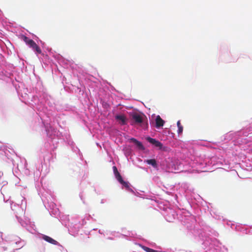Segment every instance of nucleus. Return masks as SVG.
I'll use <instances>...</instances> for the list:
<instances>
[{"label":"nucleus","mask_w":252,"mask_h":252,"mask_svg":"<svg viewBox=\"0 0 252 252\" xmlns=\"http://www.w3.org/2000/svg\"><path fill=\"white\" fill-rule=\"evenodd\" d=\"M9 69L0 68V79L11 83L14 87L20 99L22 102H29L31 107L37 112L53 115L59 112L74 111L75 107L60 101L56 102L48 94L44 88L40 78L32 80L28 78L25 84L21 82L19 77L14 76L13 64H10Z\"/></svg>","instance_id":"f257e3e1"},{"label":"nucleus","mask_w":252,"mask_h":252,"mask_svg":"<svg viewBox=\"0 0 252 252\" xmlns=\"http://www.w3.org/2000/svg\"><path fill=\"white\" fill-rule=\"evenodd\" d=\"M140 197L150 199L157 203L158 207L163 211L162 215L167 221L173 222L176 219L180 221L186 228L188 236L189 235V232H192L195 229L200 228L202 224L197 223L195 216L189 211L179 209H174L171 207L168 201L160 200L153 193L143 194Z\"/></svg>","instance_id":"f03ea898"},{"label":"nucleus","mask_w":252,"mask_h":252,"mask_svg":"<svg viewBox=\"0 0 252 252\" xmlns=\"http://www.w3.org/2000/svg\"><path fill=\"white\" fill-rule=\"evenodd\" d=\"M45 128L47 134L51 133L57 134H67L68 128L67 126V117L63 113H56L53 115L37 112Z\"/></svg>","instance_id":"7ed1b4c3"},{"label":"nucleus","mask_w":252,"mask_h":252,"mask_svg":"<svg viewBox=\"0 0 252 252\" xmlns=\"http://www.w3.org/2000/svg\"><path fill=\"white\" fill-rule=\"evenodd\" d=\"M80 81H85L89 84V92L90 93L91 101L97 102L99 100L106 111H109L111 105L109 102V94L104 88L99 81L92 75H79Z\"/></svg>","instance_id":"20e7f679"},{"label":"nucleus","mask_w":252,"mask_h":252,"mask_svg":"<svg viewBox=\"0 0 252 252\" xmlns=\"http://www.w3.org/2000/svg\"><path fill=\"white\" fill-rule=\"evenodd\" d=\"M43 51V55H41L44 58L45 61L51 65L53 73L55 72L57 75H62L61 70L59 69L57 63L63 68H68L71 66V61L64 58L61 55L53 51L52 49L46 46V43L41 40L39 42Z\"/></svg>","instance_id":"39448f33"},{"label":"nucleus","mask_w":252,"mask_h":252,"mask_svg":"<svg viewBox=\"0 0 252 252\" xmlns=\"http://www.w3.org/2000/svg\"><path fill=\"white\" fill-rule=\"evenodd\" d=\"M68 69V68H66ZM68 68H70L71 70V72L72 74L73 77H74V79H76L80 85V87L74 86L73 87V94H74L77 97L79 98L83 99L85 101H91V97H90V93L89 92V94L86 90L85 86L88 87V89L89 90V84L85 82V80L82 81V83L80 81V78H79V75H90L88 73L86 72V71L82 68L78 67V68H74L73 65L72 61H71V66H70Z\"/></svg>","instance_id":"423d86ee"},{"label":"nucleus","mask_w":252,"mask_h":252,"mask_svg":"<svg viewBox=\"0 0 252 252\" xmlns=\"http://www.w3.org/2000/svg\"><path fill=\"white\" fill-rule=\"evenodd\" d=\"M44 161V158L43 159L39 158L34 162V168H35L36 170L33 171V176L35 186L36 188H39L40 185L42 186L43 180L49 171V169L47 168V165L43 164Z\"/></svg>","instance_id":"0eeeda50"},{"label":"nucleus","mask_w":252,"mask_h":252,"mask_svg":"<svg viewBox=\"0 0 252 252\" xmlns=\"http://www.w3.org/2000/svg\"><path fill=\"white\" fill-rule=\"evenodd\" d=\"M243 128L235 132L230 131L221 137V141L225 142L222 145L227 143L233 145H242L247 142L246 139L243 137Z\"/></svg>","instance_id":"6e6552de"},{"label":"nucleus","mask_w":252,"mask_h":252,"mask_svg":"<svg viewBox=\"0 0 252 252\" xmlns=\"http://www.w3.org/2000/svg\"><path fill=\"white\" fill-rule=\"evenodd\" d=\"M219 59L222 62H235L236 60L233 57L230 51V45L227 43H221L218 48Z\"/></svg>","instance_id":"1a4fd4ad"},{"label":"nucleus","mask_w":252,"mask_h":252,"mask_svg":"<svg viewBox=\"0 0 252 252\" xmlns=\"http://www.w3.org/2000/svg\"><path fill=\"white\" fill-rule=\"evenodd\" d=\"M126 110L122 107L114 108L112 110L113 117L116 122L122 126H126L127 124V118L124 112Z\"/></svg>","instance_id":"9d476101"},{"label":"nucleus","mask_w":252,"mask_h":252,"mask_svg":"<svg viewBox=\"0 0 252 252\" xmlns=\"http://www.w3.org/2000/svg\"><path fill=\"white\" fill-rule=\"evenodd\" d=\"M19 38L22 41H23L26 45H27L30 48H31L33 52L36 55H43L44 53L42 52L41 48L38 46L36 43L32 39L27 37L26 35L21 33Z\"/></svg>","instance_id":"9b49d317"},{"label":"nucleus","mask_w":252,"mask_h":252,"mask_svg":"<svg viewBox=\"0 0 252 252\" xmlns=\"http://www.w3.org/2000/svg\"><path fill=\"white\" fill-rule=\"evenodd\" d=\"M85 223L86 221L84 220H82V223H81L78 220L72 219L68 224L65 222L64 226L68 228L69 234L75 236L78 234L80 229Z\"/></svg>","instance_id":"f8f14e48"},{"label":"nucleus","mask_w":252,"mask_h":252,"mask_svg":"<svg viewBox=\"0 0 252 252\" xmlns=\"http://www.w3.org/2000/svg\"><path fill=\"white\" fill-rule=\"evenodd\" d=\"M47 141L45 143V147L49 148V150H55L59 144V140H63V137L59 134L51 133L47 134Z\"/></svg>","instance_id":"ddd939ff"},{"label":"nucleus","mask_w":252,"mask_h":252,"mask_svg":"<svg viewBox=\"0 0 252 252\" xmlns=\"http://www.w3.org/2000/svg\"><path fill=\"white\" fill-rule=\"evenodd\" d=\"M187 200L190 207L195 209L199 207L202 198L198 194L191 193L187 195Z\"/></svg>","instance_id":"4468645a"},{"label":"nucleus","mask_w":252,"mask_h":252,"mask_svg":"<svg viewBox=\"0 0 252 252\" xmlns=\"http://www.w3.org/2000/svg\"><path fill=\"white\" fill-rule=\"evenodd\" d=\"M199 159V161L197 159H196V162L195 163L196 165H198L202 168H204L210 165L218 166V157L217 156H212L209 159H205L203 160H200V158Z\"/></svg>","instance_id":"2eb2a0df"},{"label":"nucleus","mask_w":252,"mask_h":252,"mask_svg":"<svg viewBox=\"0 0 252 252\" xmlns=\"http://www.w3.org/2000/svg\"><path fill=\"white\" fill-rule=\"evenodd\" d=\"M129 115L134 121L135 122L141 124L143 122V118L144 117L146 119V124L148 126V121L145 114L141 111L138 109H134V111H129L128 112Z\"/></svg>","instance_id":"dca6fc26"},{"label":"nucleus","mask_w":252,"mask_h":252,"mask_svg":"<svg viewBox=\"0 0 252 252\" xmlns=\"http://www.w3.org/2000/svg\"><path fill=\"white\" fill-rule=\"evenodd\" d=\"M147 140L150 145L156 150L166 151L168 149L167 146L163 145V143L156 138L148 136Z\"/></svg>","instance_id":"f3484780"},{"label":"nucleus","mask_w":252,"mask_h":252,"mask_svg":"<svg viewBox=\"0 0 252 252\" xmlns=\"http://www.w3.org/2000/svg\"><path fill=\"white\" fill-rule=\"evenodd\" d=\"M150 122L151 126H154L158 129L161 128L165 123L159 115H156L155 114L151 115V117L150 118Z\"/></svg>","instance_id":"a211bd4d"},{"label":"nucleus","mask_w":252,"mask_h":252,"mask_svg":"<svg viewBox=\"0 0 252 252\" xmlns=\"http://www.w3.org/2000/svg\"><path fill=\"white\" fill-rule=\"evenodd\" d=\"M114 177L117 182L121 185L122 189H125L126 191L132 193L134 192L130 184L128 181L124 180L120 173L115 175Z\"/></svg>","instance_id":"6ab92c4d"},{"label":"nucleus","mask_w":252,"mask_h":252,"mask_svg":"<svg viewBox=\"0 0 252 252\" xmlns=\"http://www.w3.org/2000/svg\"><path fill=\"white\" fill-rule=\"evenodd\" d=\"M227 224L230 225L232 229L234 227L236 231H240L245 234H252V230H249L245 225H243L241 224H235L232 223L230 224L227 223Z\"/></svg>","instance_id":"aec40b11"},{"label":"nucleus","mask_w":252,"mask_h":252,"mask_svg":"<svg viewBox=\"0 0 252 252\" xmlns=\"http://www.w3.org/2000/svg\"><path fill=\"white\" fill-rule=\"evenodd\" d=\"M144 162L147 164L151 165L156 170L158 171L160 169V166L158 162L154 159L148 158L145 159Z\"/></svg>","instance_id":"412c9836"},{"label":"nucleus","mask_w":252,"mask_h":252,"mask_svg":"<svg viewBox=\"0 0 252 252\" xmlns=\"http://www.w3.org/2000/svg\"><path fill=\"white\" fill-rule=\"evenodd\" d=\"M40 238L41 239H42V240H44L45 241L50 243V244H53L54 245H59V243L57 241L51 237L46 235L45 234H41L40 236Z\"/></svg>","instance_id":"4be33fe9"},{"label":"nucleus","mask_w":252,"mask_h":252,"mask_svg":"<svg viewBox=\"0 0 252 252\" xmlns=\"http://www.w3.org/2000/svg\"><path fill=\"white\" fill-rule=\"evenodd\" d=\"M16 217L17 220L20 223L21 226H22L23 227H26L28 226V223H29L30 224V227L33 230H35L34 228H35V225H34L33 222H31L30 220H29L28 222H27L26 221L23 220L20 217L17 216H16Z\"/></svg>","instance_id":"5701e85b"},{"label":"nucleus","mask_w":252,"mask_h":252,"mask_svg":"<svg viewBox=\"0 0 252 252\" xmlns=\"http://www.w3.org/2000/svg\"><path fill=\"white\" fill-rule=\"evenodd\" d=\"M67 134H60L63 137V140L66 142V143L70 147L75 145V143L71 139L70 135L69 133V129L66 131Z\"/></svg>","instance_id":"b1692460"},{"label":"nucleus","mask_w":252,"mask_h":252,"mask_svg":"<svg viewBox=\"0 0 252 252\" xmlns=\"http://www.w3.org/2000/svg\"><path fill=\"white\" fill-rule=\"evenodd\" d=\"M55 205V203L52 201L51 205H50V206H52V208H51L52 210L50 212V214L51 216L56 217L60 214V211L58 208H56L55 209H53Z\"/></svg>","instance_id":"393cba45"},{"label":"nucleus","mask_w":252,"mask_h":252,"mask_svg":"<svg viewBox=\"0 0 252 252\" xmlns=\"http://www.w3.org/2000/svg\"><path fill=\"white\" fill-rule=\"evenodd\" d=\"M14 238L16 239L14 240L15 241V244L20 246L19 249L23 248L26 245V242L19 237H14Z\"/></svg>","instance_id":"a878e982"},{"label":"nucleus","mask_w":252,"mask_h":252,"mask_svg":"<svg viewBox=\"0 0 252 252\" xmlns=\"http://www.w3.org/2000/svg\"><path fill=\"white\" fill-rule=\"evenodd\" d=\"M71 148L72 149V150L77 153H78V154H79V158H80V159L81 160H83V155L81 153L79 149L75 146V144L73 146H72L71 147Z\"/></svg>","instance_id":"bb28decb"},{"label":"nucleus","mask_w":252,"mask_h":252,"mask_svg":"<svg viewBox=\"0 0 252 252\" xmlns=\"http://www.w3.org/2000/svg\"><path fill=\"white\" fill-rule=\"evenodd\" d=\"M60 220H61L60 221H61L62 224L64 226V223H65V222L67 224H68L70 222V221H71L69 220V215L63 216L62 217H60Z\"/></svg>","instance_id":"cd10ccee"},{"label":"nucleus","mask_w":252,"mask_h":252,"mask_svg":"<svg viewBox=\"0 0 252 252\" xmlns=\"http://www.w3.org/2000/svg\"><path fill=\"white\" fill-rule=\"evenodd\" d=\"M243 129L244 131V136H248L250 133H252V125L248 127H244Z\"/></svg>","instance_id":"c85d7f7f"},{"label":"nucleus","mask_w":252,"mask_h":252,"mask_svg":"<svg viewBox=\"0 0 252 252\" xmlns=\"http://www.w3.org/2000/svg\"><path fill=\"white\" fill-rule=\"evenodd\" d=\"M63 89L64 90L65 92L69 93V94H73V87H74V86L72 84H70L69 85H63Z\"/></svg>","instance_id":"c756f323"},{"label":"nucleus","mask_w":252,"mask_h":252,"mask_svg":"<svg viewBox=\"0 0 252 252\" xmlns=\"http://www.w3.org/2000/svg\"><path fill=\"white\" fill-rule=\"evenodd\" d=\"M218 165H227L228 161L224 159L222 156H220V157H218Z\"/></svg>","instance_id":"7c9ffc66"},{"label":"nucleus","mask_w":252,"mask_h":252,"mask_svg":"<svg viewBox=\"0 0 252 252\" xmlns=\"http://www.w3.org/2000/svg\"><path fill=\"white\" fill-rule=\"evenodd\" d=\"M174 165V169L175 170H180V172H186L187 171V170H184V169H182V168L183 167H184V164L183 163H180L178 165Z\"/></svg>","instance_id":"2f4dec72"},{"label":"nucleus","mask_w":252,"mask_h":252,"mask_svg":"<svg viewBox=\"0 0 252 252\" xmlns=\"http://www.w3.org/2000/svg\"><path fill=\"white\" fill-rule=\"evenodd\" d=\"M128 234L129 238H138L140 239L141 236L139 235H137V234L132 231H128Z\"/></svg>","instance_id":"473e14b6"},{"label":"nucleus","mask_w":252,"mask_h":252,"mask_svg":"<svg viewBox=\"0 0 252 252\" xmlns=\"http://www.w3.org/2000/svg\"><path fill=\"white\" fill-rule=\"evenodd\" d=\"M143 250H144L146 252H167L165 251H158L148 247H144Z\"/></svg>","instance_id":"72a5a7b5"},{"label":"nucleus","mask_w":252,"mask_h":252,"mask_svg":"<svg viewBox=\"0 0 252 252\" xmlns=\"http://www.w3.org/2000/svg\"><path fill=\"white\" fill-rule=\"evenodd\" d=\"M198 145L204 147H209L211 145L210 143L207 141L201 140L197 142Z\"/></svg>","instance_id":"f704fd0d"},{"label":"nucleus","mask_w":252,"mask_h":252,"mask_svg":"<svg viewBox=\"0 0 252 252\" xmlns=\"http://www.w3.org/2000/svg\"><path fill=\"white\" fill-rule=\"evenodd\" d=\"M181 188H183L184 189L186 192H187L188 191H191V189H189V184L187 183H183L181 185Z\"/></svg>","instance_id":"c9c22d12"},{"label":"nucleus","mask_w":252,"mask_h":252,"mask_svg":"<svg viewBox=\"0 0 252 252\" xmlns=\"http://www.w3.org/2000/svg\"><path fill=\"white\" fill-rule=\"evenodd\" d=\"M27 165H28V164H27V161H25V164H24V167H25V174L27 175V176H30L31 175V170L28 169L27 168Z\"/></svg>","instance_id":"e433bc0d"},{"label":"nucleus","mask_w":252,"mask_h":252,"mask_svg":"<svg viewBox=\"0 0 252 252\" xmlns=\"http://www.w3.org/2000/svg\"><path fill=\"white\" fill-rule=\"evenodd\" d=\"M167 194H169L171 193L172 194V197H173V199L171 200L172 201H174V200L176 201L177 202H179L178 201V197L176 194L172 193V192H170L169 191H166Z\"/></svg>","instance_id":"4c0bfd02"},{"label":"nucleus","mask_w":252,"mask_h":252,"mask_svg":"<svg viewBox=\"0 0 252 252\" xmlns=\"http://www.w3.org/2000/svg\"><path fill=\"white\" fill-rule=\"evenodd\" d=\"M30 34H32V39H34L38 44L40 42H41V39H39V38L35 34H33V33H30Z\"/></svg>","instance_id":"58836bf2"},{"label":"nucleus","mask_w":252,"mask_h":252,"mask_svg":"<svg viewBox=\"0 0 252 252\" xmlns=\"http://www.w3.org/2000/svg\"><path fill=\"white\" fill-rule=\"evenodd\" d=\"M84 191H81L79 193V197L84 204H85Z\"/></svg>","instance_id":"ea45409f"},{"label":"nucleus","mask_w":252,"mask_h":252,"mask_svg":"<svg viewBox=\"0 0 252 252\" xmlns=\"http://www.w3.org/2000/svg\"><path fill=\"white\" fill-rule=\"evenodd\" d=\"M7 184H8L7 181L3 180L2 178H0V184L2 185V187L1 188H2L5 185H7ZM1 189H1L0 191H1ZM1 193H2V192H1Z\"/></svg>","instance_id":"a19ab883"},{"label":"nucleus","mask_w":252,"mask_h":252,"mask_svg":"<svg viewBox=\"0 0 252 252\" xmlns=\"http://www.w3.org/2000/svg\"><path fill=\"white\" fill-rule=\"evenodd\" d=\"M112 169H113V174H114V176L117 175V174L120 173L117 167L116 166H115V165L113 166L112 167Z\"/></svg>","instance_id":"79ce46f5"},{"label":"nucleus","mask_w":252,"mask_h":252,"mask_svg":"<svg viewBox=\"0 0 252 252\" xmlns=\"http://www.w3.org/2000/svg\"><path fill=\"white\" fill-rule=\"evenodd\" d=\"M183 126H178V129H177V133L178 134V135H179L181 133H183Z\"/></svg>","instance_id":"37998d69"},{"label":"nucleus","mask_w":252,"mask_h":252,"mask_svg":"<svg viewBox=\"0 0 252 252\" xmlns=\"http://www.w3.org/2000/svg\"><path fill=\"white\" fill-rule=\"evenodd\" d=\"M169 130L164 129L162 131V134L163 136H165L168 137L169 134Z\"/></svg>","instance_id":"c03bdc74"},{"label":"nucleus","mask_w":252,"mask_h":252,"mask_svg":"<svg viewBox=\"0 0 252 252\" xmlns=\"http://www.w3.org/2000/svg\"><path fill=\"white\" fill-rule=\"evenodd\" d=\"M56 246H58L60 247V249H59V250H60V251L61 252H63V251H66V252H67V250H66V249H65V248H64V247H63L61 244H60V243H59V245H56Z\"/></svg>","instance_id":"a18cd8bd"},{"label":"nucleus","mask_w":252,"mask_h":252,"mask_svg":"<svg viewBox=\"0 0 252 252\" xmlns=\"http://www.w3.org/2000/svg\"><path fill=\"white\" fill-rule=\"evenodd\" d=\"M121 235L122 236V238H125L128 240H131V239L129 238L128 234H121Z\"/></svg>","instance_id":"49530a36"},{"label":"nucleus","mask_w":252,"mask_h":252,"mask_svg":"<svg viewBox=\"0 0 252 252\" xmlns=\"http://www.w3.org/2000/svg\"><path fill=\"white\" fill-rule=\"evenodd\" d=\"M119 105L121 106V107L123 108V109H124V107H126L127 109H133V111H134V109H135L133 106H126L122 105L121 104H119L118 105V106H119Z\"/></svg>","instance_id":"de8ad7c7"},{"label":"nucleus","mask_w":252,"mask_h":252,"mask_svg":"<svg viewBox=\"0 0 252 252\" xmlns=\"http://www.w3.org/2000/svg\"><path fill=\"white\" fill-rule=\"evenodd\" d=\"M47 193L49 194L53 201H55L56 199V196L52 193L51 190H49L47 191Z\"/></svg>","instance_id":"09e8293b"},{"label":"nucleus","mask_w":252,"mask_h":252,"mask_svg":"<svg viewBox=\"0 0 252 252\" xmlns=\"http://www.w3.org/2000/svg\"><path fill=\"white\" fill-rule=\"evenodd\" d=\"M169 135L168 137L174 138V136H175V134L174 133L172 132L171 131L169 130Z\"/></svg>","instance_id":"8fccbe9b"},{"label":"nucleus","mask_w":252,"mask_h":252,"mask_svg":"<svg viewBox=\"0 0 252 252\" xmlns=\"http://www.w3.org/2000/svg\"><path fill=\"white\" fill-rule=\"evenodd\" d=\"M110 86V89H111V91H115V92H117L118 93H119L118 91H117L115 88L114 87H113L110 83H107Z\"/></svg>","instance_id":"3c124183"},{"label":"nucleus","mask_w":252,"mask_h":252,"mask_svg":"<svg viewBox=\"0 0 252 252\" xmlns=\"http://www.w3.org/2000/svg\"><path fill=\"white\" fill-rule=\"evenodd\" d=\"M135 244L139 246V247H140L143 250V248H144V247H146V246H145V245H144L140 243L135 242Z\"/></svg>","instance_id":"603ef678"},{"label":"nucleus","mask_w":252,"mask_h":252,"mask_svg":"<svg viewBox=\"0 0 252 252\" xmlns=\"http://www.w3.org/2000/svg\"><path fill=\"white\" fill-rule=\"evenodd\" d=\"M130 139L132 141H134V142H138L139 144H141V143L140 141H139V140H138L135 137H131L130 138Z\"/></svg>","instance_id":"864d4df0"},{"label":"nucleus","mask_w":252,"mask_h":252,"mask_svg":"<svg viewBox=\"0 0 252 252\" xmlns=\"http://www.w3.org/2000/svg\"><path fill=\"white\" fill-rule=\"evenodd\" d=\"M85 218L88 220H90V219L92 218V217H91V216L90 215L88 214V215H86Z\"/></svg>","instance_id":"5fc2aeb1"},{"label":"nucleus","mask_w":252,"mask_h":252,"mask_svg":"<svg viewBox=\"0 0 252 252\" xmlns=\"http://www.w3.org/2000/svg\"><path fill=\"white\" fill-rule=\"evenodd\" d=\"M106 202V199H102L100 201V203L101 204H104L105 203V202Z\"/></svg>","instance_id":"6e6d98bb"},{"label":"nucleus","mask_w":252,"mask_h":252,"mask_svg":"<svg viewBox=\"0 0 252 252\" xmlns=\"http://www.w3.org/2000/svg\"><path fill=\"white\" fill-rule=\"evenodd\" d=\"M139 168H141L142 169L145 170L146 172H148V168L145 167H141L139 166Z\"/></svg>","instance_id":"4d7b16f0"},{"label":"nucleus","mask_w":252,"mask_h":252,"mask_svg":"<svg viewBox=\"0 0 252 252\" xmlns=\"http://www.w3.org/2000/svg\"><path fill=\"white\" fill-rule=\"evenodd\" d=\"M177 127H178V126H182V125L181 124V122H180V120H178V121H177Z\"/></svg>","instance_id":"13d9d810"},{"label":"nucleus","mask_w":252,"mask_h":252,"mask_svg":"<svg viewBox=\"0 0 252 252\" xmlns=\"http://www.w3.org/2000/svg\"><path fill=\"white\" fill-rule=\"evenodd\" d=\"M24 202H25V204H26L27 201L26 198L25 197H24L23 199L22 200V204H23Z\"/></svg>","instance_id":"bf43d9fd"},{"label":"nucleus","mask_w":252,"mask_h":252,"mask_svg":"<svg viewBox=\"0 0 252 252\" xmlns=\"http://www.w3.org/2000/svg\"><path fill=\"white\" fill-rule=\"evenodd\" d=\"M98 233H99V234H103V231H102V230H100V229H99V230H98Z\"/></svg>","instance_id":"052dcab7"},{"label":"nucleus","mask_w":252,"mask_h":252,"mask_svg":"<svg viewBox=\"0 0 252 252\" xmlns=\"http://www.w3.org/2000/svg\"><path fill=\"white\" fill-rule=\"evenodd\" d=\"M107 239L108 240H114V238L113 237H108L107 238Z\"/></svg>","instance_id":"680f3d73"},{"label":"nucleus","mask_w":252,"mask_h":252,"mask_svg":"<svg viewBox=\"0 0 252 252\" xmlns=\"http://www.w3.org/2000/svg\"><path fill=\"white\" fill-rule=\"evenodd\" d=\"M3 176V172L0 171V178H2V176Z\"/></svg>","instance_id":"e2e57ef3"},{"label":"nucleus","mask_w":252,"mask_h":252,"mask_svg":"<svg viewBox=\"0 0 252 252\" xmlns=\"http://www.w3.org/2000/svg\"><path fill=\"white\" fill-rule=\"evenodd\" d=\"M2 248L3 250L4 251H6V250H7V247H2Z\"/></svg>","instance_id":"0e129e2a"},{"label":"nucleus","mask_w":252,"mask_h":252,"mask_svg":"<svg viewBox=\"0 0 252 252\" xmlns=\"http://www.w3.org/2000/svg\"><path fill=\"white\" fill-rule=\"evenodd\" d=\"M128 136L127 135H125V136H124L125 138H127V137H128Z\"/></svg>","instance_id":"69168bd1"},{"label":"nucleus","mask_w":252,"mask_h":252,"mask_svg":"<svg viewBox=\"0 0 252 252\" xmlns=\"http://www.w3.org/2000/svg\"><path fill=\"white\" fill-rule=\"evenodd\" d=\"M191 192H190L189 194H188V192H187V194L186 195V196L187 197V195H189Z\"/></svg>","instance_id":"338daca9"},{"label":"nucleus","mask_w":252,"mask_h":252,"mask_svg":"<svg viewBox=\"0 0 252 252\" xmlns=\"http://www.w3.org/2000/svg\"><path fill=\"white\" fill-rule=\"evenodd\" d=\"M189 166H193V165H191L190 164Z\"/></svg>","instance_id":"774afa93"}]
</instances>
